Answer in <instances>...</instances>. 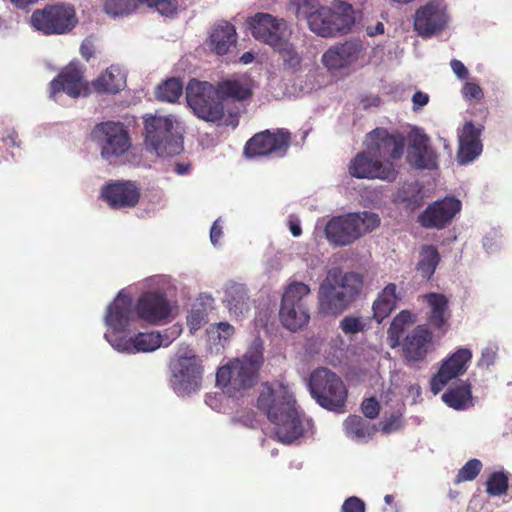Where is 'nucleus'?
Returning a JSON list of instances; mask_svg holds the SVG:
<instances>
[{
  "label": "nucleus",
  "mask_w": 512,
  "mask_h": 512,
  "mask_svg": "<svg viewBox=\"0 0 512 512\" xmlns=\"http://www.w3.org/2000/svg\"><path fill=\"white\" fill-rule=\"evenodd\" d=\"M257 408L266 413L274 424L275 438L284 444H291L304 435V424L296 407V401L288 387L264 384L257 399Z\"/></svg>",
  "instance_id": "obj_1"
},
{
  "label": "nucleus",
  "mask_w": 512,
  "mask_h": 512,
  "mask_svg": "<svg viewBox=\"0 0 512 512\" xmlns=\"http://www.w3.org/2000/svg\"><path fill=\"white\" fill-rule=\"evenodd\" d=\"M263 360L262 343L260 340H255L242 359H234L218 369L217 385L222 387L230 397L243 396L257 383L258 372Z\"/></svg>",
  "instance_id": "obj_2"
},
{
  "label": "nucleus",
  "mask_w": 512,
  "mask_h": 512,
  "mask_svg": "<svg viewBox=\"0 0 512 512\" xmlns=\"http://www.w3.org/2000/svg\"><path fill=\"white\" fill-rule=\"evenodd\" d=\"M363 288V277L356 272L342 274L332 271L320 284L318 303L320 312L339 315L355 301Z\"/></svg>",
  "instance_id": "obj_3"
},
{
  "label": "nucleus",
  "mask_w": 512,
  "mask_h": 512,
  "mask_svg": "<svg viewBox=\"0 0 512 512\" xmlns=\"http://www.w3.org/2000/svg\"><path fill=\"white\" fill-rule=\"evenodd\" d=\"M379 225L380 218L376 213H349L330 219L325 226V236L334 246H347Z\"/></svg>",
  "instance_id": "obj_4"
},
{
  "label": "nucleus",
  "mask_w": 512,
  "mask_h": 512,
  "mask_svg": "<svg viewBox=\"0 0 512 512\" xmlns=\"http://www.w3.org/2000/svg\"><path fill=\"white\" fill-rule=\"evenodd\" d=\"M312 32L322 37L347 34L355 24L354 9L344 1L333 2V8L320 7L307 16Z\"/></svg>",
  "instance_id": "obj_5"
},
{
  "label": "nucleus",
  "mask_w": 512,
  "mask_h": 512,
  "mask_svg": "<svg viewBox=\"0 0 512 512\" xmlns=\"http://www.w3.org/2000/svg\"><path fill=\"white\" fill-rule=\"evenodd\" d=\"M308 388L321 407L337 413L344 412L348 392L335 372L323 367L317 368L309 377Z\"/></svg>",
  "instance_id": "obj_6"
},
{
  "label": "nucleus",
  "mask_w": 512,
  "mask_h": 512,
  "mask_svg": "<svg viewBox=\"0 0 512 512\" xmlns=\"http://www.w3.org/2000/svg\"><path fill=\"white\" fill-rule=\"evenodd\" d=\"M406 147L405 136L384 127H376L365 135L363 150L354 160H401Z\"/></svg>",
  "instance_id": "obj_7"
},
{
  "label": "nucleus",
  "mask_w": 512,
  "mask_h": 512,
  "mask_svg": "<svg viewBox=\"0 0 512 512\" xmlns=\"http://www.w3.org/2000/svg\"><path fill=\"white\" fill-rule=\"evenodd\" d=\"M173 122L164 116L150 115L144 119V143L157 157H174L183 151V138L172 132Z\"/></svg>",
  "instance_id": "obj_8"
},
{
  "label": "nucleus",
  "mask_w": 512,
  "mask_h": 512,
  "mask_svg": "<svg viewBox=\"0 0 512 512\" xmlns=\"http://www.w3.org/2000/svg\"><path fill=\"white\" fill-rule=\"evenodd\" d=\"M172 386L177 393L188 394L199 389L203 366L195 351L186 344H181L175 357L170 362Z\"/></svg>",
  "instance_id": "obj_9"
},
{
  "label": "nucleus",
  "mask_w": 512,
  "mask_h": 512,
  "mask_svg": "<svg viewBox=\"0 0 512 512\" xmlns=\"http://www.w3.org/2000/svg\"><path fill=\"white\" fill-rule=\"evenodd\" d=\"M30 23L35 30L44 35H63L76 27L78 18L71 4L56 3L34 10Z\"/></svg>",
  "instance_id": "obj_10"
},
{
  "label": "nucleus",
  "mask_w": 512,
  "mask_h": 512,
  "mask_svg": "<svg viewBox=\"0 0 512 512\" xmlns=\"http://www.w3.org/2000/svg\"><path fill=\"white\" fill-rule=\"evenodd\" d=\"M309 294V286L302 282H293L286 288L282 296L279 318L288 330L296 331L308 323L310 315L305 297Z\"/></svg>",
  "instance_id": "obj_11"
},
{
  "label": "nucleus",
  "mask_w": 512,
  "mask_h": 512,
  "mask_svg": "<svg viewBox=\"0 0 512 512\" xmlns=\"http://www.w3.org/2000/svg\"><path fill=\"white\" fill-rule=\"evenodd\" d=\"M186 99L194 113L206 121H218L224 115V106L216 88L208 83L191 80L186 88Z\"/></svg>",
  "instance_id": "obj_12"
},
{
  "label": "nucleus",
  "mask_w": 512,
  "mask_h": 512,
  "mask_svg": "<svg viewBox=\"0 0 512 512\" xmlns=\"http://www.w3.org/2000/svg\"><path fill=\"white\" fill-rule=\"evenodd\" d=\"M292 134L289 130L278 128L267 129L256 133L244 147V154L249 157L275 156L284 157L291 145Z\"/></svg>",
  "instance_id": "obj_13"
},
{
  "label": "nucleus",
  "mask_w": 512,
  "mask_h": 512,
  "mask_svg": "<svg viewBox=\"0 0 512 512\" xmlns=\"http://www.w3.org/2000/svg\"><path fill=\"white\" fill-rule=\"evenodd\" d=\"M449 16L446 6L431 0L420 6L413 17L414 31L422 38H430L441 33L448 24Z\"/></svg>",
  "instance_id": "obj_14"
},
{
  "label": "nucleus",
  "mask_w": 512,
  "mask_h": 512,
  "mask_svg": "<svg viewBox=\"0 0 512 512\" xmlns=\"http://www.w3.org/2000/svg\"><path fill=\"white\" fill-rule=\"evenodd\" d=\"M247 24L256 40L271 47L279 46L287 37L286 21L268 13H256L248 18Z\"/></svg>",
  "instance_id": "obj_15"
},
{
  "label": "nucleus",
  "mask_w": 512,
  "mask_h": 512,
  "mask_svg": "<svg viewBox=\"0 0 512 512\" xmlns=\"http://www.w3.org/2000/svg\"><path fill=\"white\" fill-rule=\"evenodd\" d=\"M95 136L103 143L102 155L119 157L131 147L129 133L120 122L107 121L96 125Z\"/></svg>",
  "instance_id": "obj_16"
},
{
  "label": "nucleus",
  "mask_w": 512,
  "mask_h": 512,
  "mask_svg": "<svg viewBox=\"0 0 512 512\" xmlns=\"http://www.w3.org/2000/svg\"><path fill=\"white\" fill-rule=\"evenodd\" d=\"M100 198L114 210L134 208L140 201L141 190L133 181L115 180L101 188Z\"/></svg>",
  "instance_id": "obj_17"
},
{
  "label": "nucleus",
  "mask_w": 512,
  "mask_h": 512,
  "mask_svg": "<svg viewBox=\"0 0 512 512\" xmlns=\"http://www.w3.org/2000/svg\"><path fill=\"white\" fill-rule=\"evenodd\" d=\"M135 313L137 319L158 325L169 318L171 305L165 293L145 291L136 300Z\"/></svg>",
  "instance_id": "obj_18"
},
{
  "label": "nucleus",
  "mask_w": 512,
  "mask_h": 512,
  "mask_svg": "<svg viewBox=\"0 0 512 512\" xmlns=\"http://www.w3.org/2000/svg\"><path fill=\"white\" fill-rule=\"evenodd\" d=\"M460 210V200L445 197L429 204L418 216V223L427 229H443L451 223Z\"/></svg>",
  "instance_id": "obj_19"
},
{
  "label": "nucleus",
  "mask_w": 512,
  "mask_h": 512,
  "mask_svg": "<svg viewBox=\"0 0 512 512\" xmlns=\"http://www.w3.org/2000/svg\"><path fill=\"white\" fill-rule=\"evenodd\" d=\"M400 345L407 363L423 362L433 349V332L426 324L417 325L406 335Z\"/></svg>",
  "instance_id": "obj_20"
},
{
  "label": "nucleus",
  "mask_w": 512,
  "mask_h": 512,
  "mask_svg": "<svg viewBox=\"0 0 512 512\" xmlns=\"http://www.w3.org/2000/svg\"><path fill=\"white\" fill-rule=\"evenodd\" d=\"M471 358L472 353L468 348H459L447 357L430 381L431 391L438 394L450 380L464 374Z\"/></svg>",
  "instance_id": "obj_21"
},
{
  "label": "nucleus",
  "mask_w": 512,
  "mask_h": 512,
  "mask_svg": "<svg viewBox=\"0 0 512 512\" xmlns=\"http://www.w3.org/2000/svg\"><path fill=\"white\" fill-rule=\"evenodd\" d=\"M136 318L132 297L128 293L120 291L107 308L106 324L115 332H123Z\"/></svg>",
  "instance_id": "obj_22"
},
{
  "label": "nucleus",
  "mask_w": 512,
  "mask_h": 512,
  "mask_svg": "<svg viewBox=\"0 0 512 512\" xmlns=\"http://www.w3.org/2000/svg\"><path fill=\"white\" fill-rule=\"evenodd\" d=\"M362 52L361 44L353 41L331 46L322 55V64L330 71L341 70L354 64Z\"/></svg>",
  "instance_id": "obj_23"
},
{
  "label": "nucleus",
  "mask_w": 512,
  "mask_h": 512,
  "mask_svg": "<svg viewBox=\"0 0 512 512\" xmlns=\"http://www.w3.org/2000/svg\"><path fill=\"white\" fill-rule=\"evenodd\" d=\"M84 88L83 73L76 65L66 66L50 83V96L65 92L72 98L80 96Z\"/></svg>",
  "instance_id": "obj_24"
},
{
  "label": "nucleus",
  "mask_w": 512,
  "mask_h": 512,
  "mask_svg": "<svg viewBox=\"0 0 512 512\" xmlns=\"http://www.w3.org/2000/svg\"><path fill=\"white\" fill-rule=\"evenodd\" d=\"M349 173L360 179H381L389 182L394 181L398 175L394 162H352Z\"/></svg>",
  "instance_id": "obj_25"
},
{
  "label": "nucleus",
  "mask_w": 512,
  "mask_h": 512,
  "mask_svg": "<svg viewBox=\"0 0 512 512\" xmlns=\"http://www.w3.org/2000/svg\"><path fill=\"white\" fill-rule=\"evenodd\" d=\"M237 43V33L234 25L221 21L213 26L207 45L217 55H226Z\"/></svg>",
  "instance_id": "obj_26"
},
{
  "label": "nucleus",
  "mask_w": 512,
  "mask_h": 512,
  "mask_svg": "<svg viewBox=\"0 0 512 512\" xmlns=\"http://www.w3.org/2000/svg\"><path fill=\"white\" fill-rule=\"evenodd\" d=\"M105 337L118 351L127 352H152L163 345L162 335L159 332L138 333L130 339H120L113 343L106 334Z\"/></svg>",
  "instance_id": "obj_27"
},
{
  "label": "nucleus",
  "mask_w": 512,
  "mask_h": 512,
  "mask_svg": "<svg viewBox=\"0 0 512 512\" xmlns=\"http://www.w3.org/2000/svg\"><path fill=\"white\" fill-rule=\"evenodd\" d=\"M430 311L427 316L428 323L442 333L447 331V322L450 318L448 298L441 293H428L424 296Z\"/></svg>",
  "instance_id": "obj_28"
},
{
  "label": "nucleus",
  "mask_w": 512,
  "mask_h": 512,
  "mask_svg": "<svg viewBox=\"0 0 512 512\" xmlns=\"http://www.w3.org/2000/svg\"><path fill=\"white\" fill-rule=\"evenodd\" d=\"M424 186L419 181L405 182L393 195V202L409 211H415L425 202Z\"/></svg>",
  "instance_id": "obj_29"
},
{
  "label": "nucleus",
  "mask_w": 512,
  "mask_h": 512,
  "mask_svg": "<svg viewBox=\"0 0 512 512\" xmlns=\"http://www.w3.org/2000/svg\"><path fill=\"white\" fill-rule=\"evenodd\" d=\"M482 152L480 131L467 122L459 138L458 160H475Z\"/></svg>",
  "instance_id": "obj_30"
},
{
  "label": "nucleus",
  "mask_w": 512,
  "mask_h": 512,
  "mask_svg": "<svg viewBox=\"0 0 512 512\" xmlns=\"http://www.w3.org/2000/svg\"><path fill=\"white\" fill-rule=\"evenodd\" d=\"M400 296L394 283L387 284L373 302V317L381 323L396 308Z\"/></svg>",
  "instance_id": "obj_31"
},
{
  "label": "nucleus",
  "mask_w": 512,
  "mask_h": 512,
  "mask_svg": "<svg viewBox=\"0 0 512 512\" xmlns=\"http://www.w3.org/2000/svg\"><path fill=\"white\" fill-rule=\"evenodd\" d=\"M227 308L236 318L245 316L250 311V299L243 284H231L226 290Z\"/></svg>",
  "instance_id": "obj_32"
},
{
  "label": "nucleus",
  "mask_w": 512,
  "mask_h": 512,
  "mask_svg": "<svg viewBox=\"0 0 512 512\" xmlns=\"http://www.w3.org/2000/svg\"><path fill=\"white\" fill-rule=\"evenodd\" d=\"M445 404L455 410H465L472 405L471 385L467 382L450 386L442 395Z\"/></svg>",
  "instance_id": "obj_33"
},
{
  "label": "nucleus",
  "mask_w": 512,
  "mask_h": 512,
  "mask_svg": "<svg viewBox=\"0 0 512 512\" xmlns=\"http://www.w3.org/2000/svg\"><path fill=\"white\" fill-rule=\"evenodd\" d=\"M416 322V316L409 310H401L392 320L387 330V340L391 348L400 346L408 326Z\"/></svg>",
  "instance_id": "obj_34"
},
{
  "label": "nucleus",
  "mask_w": 512,
  "mask_h": 512,
  "mask_svg": "<svg viewBox=\"0 0 512 512\" xmlns=\"http://www.w3.org/2000/svg\"><path fill=\"white\" fill-rule=\"evenodd\" d=\"M440 262L438 249L433 245H422L419 252V260L416 270L426 280L431 279Z\"/></svg>",
  "instance_id": "obj_35"
},
{
  "label": "nucleus",
  "mask_w": 512,
  "mask_h": 512,
  "mask_svg": "<svg viewBox=\"0 0 512 512\" xmlns=\"http://www.w3.org/2000/svg\"><path fill=\"white\" fill-rule=\"evenodd\" d=\"M216 90L220 99L243 101L252 95L251 87L239 80H224L218 83Z\"/></svg>",
  "instance_id": "obj_36"
},
{
  "label": "nucleus",
  "mask_w": 512,
  "mask_h": 512,
  "mask_svg": "<svg viewBox=\"0 0 512 512\" xmlns=\"http://www.w3.org/2000/svg\"><path fill=\"white\" fill-rule=\"evenodd\" d=\"M125 81L117 69L107 68L94 82L93 87L99 93H117Z\"/></svg>",
  "instance_id": "obj_37"
},
{
  "label": "nucleus",
  "mask_w": 512,
  "mask_h": 512,
  "mask_svg": "<svg viewBox=\"0 0 512 512\" xmlns=\"http://www.w3.org/2000/svg\"><path fill=\"white\" fill-rule=\"evenodd\" d=\"M408 146L409 157L407 160H425L428 151L429 138L419 129H413L405 137Z\"/></svg>",
  "instance_id": "obj_38"
},
{
  "label": "nucleus",
  "mask_w": 512,
  "mask_h": 512,
  "mask_svg": "<svg viewBox=\"0 0 512 512\" xmlns=\"http://www.w3.org/2000/svg\"><path fill=\"white\" fill-rule=\"evenodd\" d=\"M273 48L279 53L285 70L296 72L301 69L303 61L302 56L293 44L286 41V38L281 40V44L279 46H275Z\"/></svg>",
  "instance_id": "obj_39"
},
{
  "label": "nucleus",
  "mask_w": 512,
  "mask_h": 512,
  "mask_svg": "<svg viewBox=\"0 0 512 512\" xmlns=\"http://www.w3.org/2000/svg\"><path fill=\"white\" fill-rule=\"evenodd\" d=\"M183 93V83L178 78H169L156 88L155 95L158 100L175 103Z\"/></svg>",
  "instance_id": "obj_40"
},
{
  "label": "nucleus",
  "mask_w": 512,
  "mask_h": 512,
  "mask_svg": "<svg viewBox=\"0 0 512 512\" xmlns=\"http://www.w3.org/2000/svg\"><path fill=\"white\" fill-rule=\"evenodd\" d=\"M346 433L355 439H365L371 435L369 423L362 417L350 415L344 422Z\"/></svg>",
  "instance_id": "obj_41"
},
{
  "label": "nucleus",
  "mask_w": 512,
  "mask_h": 512,
  "mask_svg": "<svg viewBox=\"0 0 512 512\" xmlns=\"http://www.w3.org/2000/svg\"><path fill=\"white\" fill-rule=\"evenodd\" d=\"M509 487V477L504 471H495L490 474L486 481V492L490 496H501Z\"/></svg>",
  "instance_id": "obj_42"
},
{
  "label": "nucleus",
  "mask_w": 512,
  "mask_h": 512,
  "mask_svg": "<svg viewBox=\"0 0 512 512\" xmlns=\"http://www.w3.org/2000/svg\"><path fill=\"white\" fill-rule=\"evenodd\" d=\"M139 6L137 0H105L104 11L111 16L128 15Z\"/></svg>",
  "instance_id": "obj_43"
},
{
  "label": "nucleus",
  "mask_w": 512,
  "mask_h": 512,
  "mask_svg": "<svg viewBox=\"0 0 512 512\" xmlns=\"http://www.w3.org/2000/svg\"><path fill=\"white\" fill-rule=\"evenodd\" d=\"M369 322L362 317L345 316L339 324L340 329L346 335L364 332L368 328Z\"/></svg>",
  "instance_id": "obj_44"
},
{
  "label": "nucleus",
  "mask_w": 512,
  "mask_h": 512,
  "mask_svg": "<svg viewBox=\"0 0 512 512\" xmlns=\"http://www.w3.org/2000/svg\"><path fill=\"white\" fill-rule=\"evenodd\" d=\"M482 462L479 459H470L465 465L458 471L455 483H461L465 481L474 480L482 470Z\"/></svg>",
  "instance_id": "obj_45"
},
{
  "label": "nucleus",
  "mask_w": 512,
  "mask_h": 512,
  "mask_svg": "<svg viewBox=\"0 0 512 512\" xmlns=\"http://www.w3.org/2000/svg\"><path fill=\"white\" fill-rule=\"evenodd\" d=\"M140 4H146L150 8H155L161 15L170 16L177 11V0H137Z\"/></svg>",
  "instance_id": "obj_46"
},
{
  "label": "nucleus",
  "mask_w": 512,
  "mask_h": 512,
  "mask_svg": "<svg viewBox=\"0 0 512 512\" xmlns=\"http://www.w3.org/2000/svg\"><path fill=\"white\" fill-rule=\"evenodd\" d=\"M383 433L390 434L398 431L403 426V419L400 413H393L389 417H385L381 423Z\"/></svg>",
  "instance_id": "obj_47"
},
{
  "label": "nucleus",
  "mask_w": 512,
  "mask_h": 512,
  "mask_svg": "<svg viewBox=\"0 0 512 512\" xmlns=\"http://www.w3.org/2000/svg\"><path fill=\"white\" fill-rule=\"evenodd\" d=\"M461 92L463 97L469 102H479L484 97L482 88L473 82H466Z\"/></svg>",
  "instance_id": "obj_48"
},
{
  "label": "nucleus",
  "mask_w": 512,
  "mask_h": 512,
  "mask_svg": "<svg viewBox=\"0 0 512 512\" xmlns=\"http://www.w3.org/2000/svg\"><path fill=\"white\" fill-rule=\"evenodd\" d=\"M363 414L369 419H375L379 415L380 405L375 397L366 398L361 404Z\"/></svg>",
  "instance_id": "obj_49"
},
{
  "label": "nucleus",
  "mask_w": 512,
  "mask_h": 512,
  "mask_svg": "<svg viewBox=\"0 0 512 512\" xmlns=\"http://www.w3.org/2000/svg\"><path fill=\"white\" fill-rule=\"evenodd\" d=\"M340 512H365V503L356 496L348 497L343 502Z\"/></svg>",
  "instance_id": "obj_50"
},
{
  "label": "nucleus",
  "mask_w": 512,
  "mask_h": 512,
  "mask_svg": "<svg viewBox=\"0 0 512 512\" xmlns=\"http://www.w3.org/2000/svg\"><path fill=\"white\" fill-rule=\"evenodd\" d=\"M3 146L7 148L20 150L21 141L19 140L18 133L14 130H7L6 135L1 139Z\"/></svg>",
  "instance_id": "obj_51"
},
{
  "label": "nucleus",
  "mask_w": 512,
  "mask_h": 512,
  "mask_svg": "<svg viewBox=\"0 0 512 512\" xmlns=\"http://www.w3.org/2000/svg\"><path fill=\"white\" fill-rule=\"evenodd\" d=\"M497 357V349L493 346L486 347L481 354L480 365L489 368Z\"/></svg>",
  "instance_id": "obj_52"
},
{
  "label": "nucleus",
  "mask_w": 512,
  "mask_h": 512,
  "mask_svg": "<svg viewBox=\"0 0 512 512\" xmlns=\"http://www.w3.org/2000/svg\"><path fill=\"white\" fill-rule=\"evenodd\" d=\"M215 326L219 339L227 340L234 334V327L228 322H219Z\"/></svg>",
  "instance_id": "obj_53"
},
{
  "label": "nucleus",
  "mask_w": 512,
  "mask_h": 512,
  "mask_svg": "<svg viewBox=\"0 0 512 512\" xmlns=\"http://www.w3.org/2000/svg\"><path fill=\"white\" fill-rule=\"evenodd\" d=\"M450 66H451L452 71L455 73V75L459 79L464 80V79L468 78V75H469L468 70L460 60H457V59L451 60Z\"/></svg>",
  "instance_id": "obj_54"
},
{
  "label": "nucleus",
  "mask_w": 512,
  "mask_h": 512,
  "mask_svg": "<svg viewBox=\"0 0 512 512\" xmlns=\"http://www.w3.org/2000/svg\"><path fill=\"white\" fill-rule=\"evenodd\" d=\"M412 102H413V110L416 111L428 104L429 95L422 91H417L412 96Z\"/></svg>",
  "instance_id": "obj_55"
},
{
  "label": "nucleus",
  "mask_w": 512,
  "mask_h": 512,
  "mask_svg": "<svg viewBox=\"0 0 512 512\" xmlns=\"http://www.w3.org/2000/svg\"><path fill=\"white\" fill-rule=\"evenodd\" d=\"M219 220L214 221L210 229V240L213 245H217L222 237L223 231Z\"/></svg>",
  "instance_id": "obj_56"
},
{
  "label": "nucleus",
  "mask_w": 512,
  "mask_h": 512,
  "mask_svg": "<svg viewBox=\"0 0 512 512\" xmlns=\"http://www.w3.org/2000/svg\"><path fill=\"white\" fill-rule=\"evenodd\" d=\"M203 320V316L199 312H193L188 317V325L191 327V329H199L201 327Z\"/></svg>",
  "instance_id": "obj_57"
},
{
  "label": "nucleus",
  "mask_w": 512,
  "mask_h": 512,
  "mask_svg": "<svg viewBox=\"0 0 512 512\" xmlns=\"http://www.w3.org/2000/svg\"><path fill=\"white\" fill-rule=\"evenodd\" d=\"M80 52H81V55L82 57L85 59V60H90V58L93 56L94 54V49H93V45L90 44V43H82L81 47H80Z\"/></svg>",
  "instance_id": "obj_58"
},
{
  "label": "nucleus",
  "mask_w": 512,
  "mask_h": 512,
  "mask_svg": "<svg viewBox=\"0 0 512 512\" xmlns=\"http://www.w3.org/2000/svg\"><path fill=\"white\" fill-rule=\"evenodd\" d=\"M39 0H9L11 4H13L18 9H26L27 7L34 5Z\"/></svg>",
  "instance_id": "obj_59"
},
{
  "label": "nucleus",
  "mask_w": 512,
  "mask_h": 512,
  "mask_svg": "<svg viewBox=\"0 0 512 512\" xmlns=\"http://www.w3.org/2000/svg\"><path fill=\"white\" fill-rule=\"evenodd\" d=\"M289 229L294 237H299L302 234V229H301L300 223L297 219L289 220Z\"/></svg>",
  "instance_id": "obj_60"
},
{
  "label": "nucleus",
  "mask_w": 512,
  "mask_h": 512,
  "mask_svg": "<svg viewBox=\"0 0 512 512\" xmlns=\"http://www.w3.org/2000/svg\"><path fill=\"white\" fill-rule=\"evenodd\" d=\"M384 33V24L382 22H377L375 26H368L367 27V34L369 36H375L378 34Z\"/></svg>",
  "instance_id": "obj_61"
},
{
  "label": "nucleus",
  "mask_w": 512,
  "mask_h": 512,
  "mask_svg": "<svg viewBox=\"0 0 512 512\" xmlns=\"http://www.w3.org/2000/svg\"><path fill=\"white\" fill-rule=\"evenodd\" d=\"M414 167L416 169H432V168H436V164L437 162H424V161H421V162H414Z\"/></svg>",
  "instance_id": "obj_62"
},
{
  "label": "nucleus",
  "mask_w": 512,
  "mask_h": 512,
  "mask_svg": "<svg viewBox=\"0 0 512 512\" xmlns=\"http://www.w3.org/2000/svg\"><path fill=\"white\" fill-rule=\"evenodd\" d=\"M190 168V163H186L185 165L181 162H177L176 166H175V171L182 175L184 173H186L188 171V169Z\"/></svg>",
  "instance_id": "obj_63"
},
{
  "label": "nucleus",
  "mask_w": 512,
  "mask_h": 512,
  "mask_svg": "<svg viewBox=\"0 0 512 512\" xmlns=\"http://www.w3.org/2000/svg\"><path fill=\"white\" fill-rule=\"evenodd\" d=\"M254 60V54L252 52H245L241 57L240 61L244 64H249Z\"/></svg>",
  "instance_id": "obj_64"
}]
</instances>
